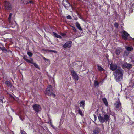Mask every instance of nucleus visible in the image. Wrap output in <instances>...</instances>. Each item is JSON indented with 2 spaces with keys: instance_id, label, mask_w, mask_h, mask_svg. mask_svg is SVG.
<instances>
[{
  "instance_id": "423d86ee",
  "label": "nucleus",
  "mask_w": 134,
  "mask_h": 134,
  "mask_svg": "<svg viewBox=\"0 0 134 134\" xmlns=\"http://www.w3.org/2000/svg\"><path fill=\"white\" fill-rule=\"evenodd\" d=\"M32 108L37 114L41 110V106L40 105L37 104L34 105L32 106Z\"/></svg>"
},
{
  "instance_id": "72a5a7b5",
  "label": "nucleus",
  "mask_w": 134,
  "mask_h": 134,
  "mask_svg": "<svg viewBox=\"0 0 134 134\" xmlns=\"http://www.w3.org/2000/svg\"><path fill=\"white\" fill-rule=\"evenodd\" d=\"M43 58L44 60L48 61H49V60L48 59H46L45 57L43 56Z\"/></svg>"
},
{
  "instance_id": "c9c22d12",
  "label": "nucleus",
  "mask_w": 134,
  "mask_h": 134,
  "mask_svg": "<svg viewBox=\"0 0 134 134\" xmlns=\"http://www.w3.org/2000/svg\"><path fill=\"white\" fill-rule=\"evenodd\" d=\"M3 101L2 99H0V104H2L3 103Z\"/></svg>"
},
{
  "instance_id": "2f4dec72",
  "label": "nucleus",
  "mask_w": 134,
  "mask_h": 134,
  "mask_svg": "<svg viewBox=\"0 0 134 134\" xmlns=\"http://www.w3.org/2000/svg\"><path fill=\"white\" fill-rule=\"evenodd\" d=\"M66 18L67 19H72V17L70 15H68L66 17Z\"/></svg>"
},
{
  "instance_id": "9b49d317",
  "label": "nucleus",
  "mask_w": 134,
  "mask_h": 134,
  "mask_svg": "<svg viewBox=\"0 0 134 134\" xmlns=\"http://www.w3.org/2000/svg\"><path fill=\"white\" fill-rule=\"evenodd\" d=\"M117 68V65L116 64L111 63L110 65V69L112 71L116 70Z\"/></svg>"
},
{
  "instance_id": "a211bd4d",
  "label": "nucleus",
  "mask_w": 134,
  "mask_h": 134,
  "mask_svg": "<svg viewBox=\"0 0 134 134\" xmlns=\"http://www.w3.org/2000/svg\"><path fill=\"white\" fill-rule=\"evenodd\" d=\"M53 34L54 36L57 38H58L60 39H61L62 38V37L61 36L57 34L55 32H53Z\"/></svg>"
},
{
  "instance_id": "a878e982",
  "label": "nucleus",
  "mask_w": 134,
  "mask_h": 134,
  "mask_svg": "<svg viewBox=\"0 0 134 134\" xmlns=\"http://www.w3.org/2000/svg\"><path fill=\"white\" fill-rule=\"evenodd\" d=\"M27 54L30 57H31L33 55L32 53L30 52H28L27 53Z\"/></svg>"
},
{
  "instance_id": "f257e3e1",
  "label": "nucleus",
  "mask_w": 134,
  "mask_h": 134,
  "mask_svg": "<svg viewBox=\"0 0 134 134\" xmlns=\"http://www.w3.org/2000/svg\"><path fill=\"white\" fill-rule=\"evenodd\" d=\"M123 70L121 68L117 69L115 72L114 76L116 81H120L123 77Z\"/></svg>"
},
{
  "instance_id": "4468645a",
  "label": "nucleus",
  "mask_w": 134,
  "mask_h": 134,
  "mask_svg": "<svg viewBox=\"0 0 134 134\" xmlns=\"http://www.w3.org/2000/svg\"><path fill=\"white\" fill-rule=\"evenodd\" d=\"M100 129L98 127L95 128L93 131V134H99V133Z\"/></svg>"
},
{
  "instance_id": "412c9836",
  "label": "nucleus",
  "mask_w": 134,
  "mask_h": 134,
  "mask_svg": "<svg viewBox=\"0 0 134 134\" xmlns=\"http://www.w3.org/2000/svg\"><path fill=\"white\" fill-rule=\"evenodd\" d=\"M5 84L6 85L9 87H11L12 86V85L11 84V82L8 81H5Z\"/></svg>"
},
{
  "instance_id": "2eb2a0df",
  "label": "nucleus",
  "mask_w": 134,
  "mask_h": 134,
  "mask_svg": "<svg viewBox=\"0 0 134 134\" xmlns=\"http://www.w3.org/2000/svg\"><path fill=\"white\" fill-rule=\"evenodd\" d=\"M123 66L125 68L127 69H130L132 67V65L131 64L127 63L124 64Z\"/></svg>"
},
{
  "instance_id": "f3484780",
  "label": "nucleus",
  "mask_w": 134,
  "mask_h": 134,
  "mask_svg": "<svg viewBox=\"0 0 134 134\" xmlns=\"http://www.w3.org/2000/svg\"><path fill=\"white\" fill-rule=\"evenodd\" d=\"M0 50H1L3 52L6 53L8 52L7 49L3 46L0 47Z\"/></svg>"
},
{
  "instance_id": "58836bf2",
  "label": "nucleus",
  "mask_w": 134,
  "mask_h": 134,
  "mask_svg": "<svg viewBox=\"0 0 134 134\" xmlns=\"http://www.w3.org/2000/svg\"><path fill=\"white\" fill-rule=\"evenodd\" d=\"M125 54H126V55H127H127H128L129 54V53H127V52H125Z\"/></svg>"
},
{
  "instance_id": "37998d69",
  "label": "nucleus",
  "mask_w": 134,
  "mask_h": 134,
  "mask_svg": "<svg viewBox=\"0 0 134 134\" xmlns=\"http://www.w3.org/2000/svg\"><path fill=\"white\" fill-rule=\"evenodd\" d=\"M77 1H80V0H77Z\"/></svg>"
},
{
  "instance_id": "dca6fc26",
  "label": "nucleus",
  "mask_w": 134,
  "mask_h": 134,
  "mask_svg": "<svg viewBox=\"0 0 134 134\" xmlns=\"http://www.w3.org/2000/svg\"><path fill=\"white\" fill-rule=\"evenodd\" d=\"M122 49L121 48H118L116 50L115 53L117 55H119L122 52Z\"/></svg>"
},
{
  "instance_id": "9d476101",
  "label": "nucleus",
  "mask_w": 134,
  "mask_h": 134,
  "mask_svg": "<svg viewBox=\"0 0 134 134\" xmlns=\"http://www.w3.org/2000/svg\"><path fill=\"white\" fill-rule=\"evenodd\" d=\"M123 32V34L122 35V38L125 40L126 41L128 39L127 37L129 35L125 31H124Z\"/></svg>"
},
{
  "instance_id": "39448f33",
  "label": "nucleus",
  "mask_w": 134,
  "mask_h": 134,
  "mask_svg": "<svg viewBox=\"0 0 134 134\" xmlns=\"http://www.w3.org/2000/svg\"><path fill=\"white\" fill-rule=\"evenodd\" d=\"M5 9L7 10H10L12 9V4L9 2L5 1L4 2Z\"/></svg>"
},
{
  "instance_id": "7c9ffc66",
  "label": "nucleus",
  "mask_w": 134,
  "mask_h": 134,
  "mask_svg": "<svg viewBox=\"0 0 134 134\" xmlns=\"http://www.w3.org/2000/svg\"><path fill=\"white\" fill-rule=\"evenodd\" d=\"M48 51L49 52H53V53H57V51L55 50H48Z\"/></svg>"
},
{
  "instance_id": "79ce46f5",
  "label": "nucleus",
  "mask_w": 134,
  "mask_h": 134,
  "mask_svg": "<svg viewBox=\"0 0 134 134\" xmlns=\"http://www.w3.org/2000/svg\"><path fill=\"white\" fill-rule=\"evenodd\" d=\"M132 39L133 40V41H134V38H133Z\"/></svg>"
},
{
  "instance_id": "ea45409f",
  "label": "nucleus",
  "mask_w": 134,
  "mask_h": 134,
  "mask_svg": "<svg viewBox=\"0 0 134 134\" xmlns=\"http://www.w3.org/2000/svg\"><path fill=\"white\" fill-rule=\"evenodd\" d=\"M19 117L20 118V119L22 121L23 120V119H22V118L21 117V116H19Z\"/></svg>"
},
{
  "instance_id": "393cba45",
  "label": "nucleus",
  "mask_w": 134,
  "mask_h": 134,
  "mask_svg": "<svg viewBox=\"0 0 134 134\" xmlns=\"http://www.w3.org/2000/svg\"><path fill=\"white\" fill-rule=\"evenodd\" d=\"M126 49L129 51H131L133 50V48L132 47H128L126 48Z\"/></svg>"
},
{
  "instance_id": "5701e85b",
  "label": "nucleus",
  "mask_w": 134,
  "mask_h": 134,
  "mask_svg": "<svg viewBox=\"0 0 134 134\" xmlns=\"http://www.w3.org/2000/svg\"><path fill=\"white\" fill-rule=\"evenodd\" d=\"M80 106L81 107L83 108H84L85 106V101L83 100L81 101L80 102Z\"/></svg>"
},
{
  "instance_id": "6e6552de",
  "label": "nucleus",
  "mask_w": 134,
  "mask_h": 134,
  "mask_svg": "<svg viewBox=\"0 0 134 134\" xmlns=\"http://www.w3.org/2000/svg\"><path fill=\"white\" fill-rule=\"evenodd\" d=\"M70 72L73 79L77 81L79 79V77L77 73H76L73 70H71Z\"/></svg>"
},
{
  "instance_id": "0eeeda50",
  "label": "nucleus",
  "mask_w": 134,
  "mask_h": 134,
  "mask_svg": "<svg viewBox=\"0 0 134 134\" xmlns=\"http://www.w3.org/2000/svg\"><path fill=\"white\" fill-rule=\"evenodd\" d=\"M62 4L64 7L66 8L68 7H71L72 5L69 3V0H63L62 2Z\"/></svg>"
},
{
  "instance_id": "20e7f679",
  "label": "nucleus",
  "mask_w": 134,
  "mask_h": 134,
  "mask_svg": "<svg viewBox=\"0 0 134 134\" xmlns=\"http://www.w3.org/2000/svg\"><path fill=\"white\" fill-rule=\"evenodd\" d=\"M28 58V57L26 55H24L23 57V59L26 62L28 63H30L34 65L35 67L39 69V67L38 65L35 63H34L33 60L32 58H30V60L28 59L27 58Z\"/></svg>"
},
{
  "instance_id": "aec40b11",
  "label": "nucleus",
  "mask_w": 134,
  "mask_h": 134,
  "mask_svg": "<svg viewBox=\"0 0 134 134\" xmlns=\"http://www.w3.org/2000/svg\"><path fill=\"white\" fill-rule=\"evenodd\" d=\"M97 66L98 67V70L99 71H104V70L103 68L101 66H100L99 64L97 65Z\"/></svg>"
},
{
  "instance_id": "c756f323",
  "label": "nucleus",
  "mask_w": 134,
  "mask_h": 134,
  "mask_svg": "<svg viewBox=\"0 0 134 134\" xmlns=\"http://www.w3.org/2000/svg\"><path fill=\"white\" fill-rule=\"evenodd\" d=\"M114 27L116 28H118L119 26V24L118 23L116 22H115L114 24Z\"/></svg>"
},
{
  "instance_id": "b1692460",
  "label": "nucleus",
  "mask_w": 134,
  "mask_h": 134,
  "mask_svg": "<svg viewBox=\"0 0 134 134\" xmlns=\"http://www.w3.org/2000/svg\"><path fill=\"white\" fill-rule=\"evenodd\" d=\"M102 100L104 103L105 104V105L106 106H107L108 105V103L106 98H103Z\"/></svg>"
},
{
  "instance_id": "7ed1b4c3",
  "label": "nucleus",
  "mask_w": 134,
  "mask_h": 134,
  "mask_svg": "<svg viewBox=\"0 0 134 134\" xmlns=\"http://www.w3.org/2000/svg\"><path fill=\"white\" fill-rule=\"evenodd\" d=\"M46 94H48L49 96H52L53 98L55 97L54 92L53 91V88L51 85L48 86L47 87L45 92Z\"/></svg>"
},
{
  "instance_id": "4be33fe9",
  "label": "nucleus",
  "mask_w": 134,
  "mask_h": 134,
  "mask_svg": "<svg viewBox=\"0 0 134 134\" xmlns=\"http://www.w3.org/2000/svg\"><path fill=\"white\" fill-rule=\"evenodd\" d=\"M99 83L97 81H94V86L95 87H98L99 86Z\"/></svg>"
},
{
  "instance_id": "e433bc0d",
  "label": "nucleus",
  "mask_w": 134,
  "mask_h": 134,
  "mask_svg": "<svg viewBox=\"0 0 134 134\" xmlns=\"http://www.w3.org/2000/svg\"><path fill=\"white\" fill-rule=\"evenodd\" d=\"M21 134H27V133L25 131H23L21 132Z\"/></svg>"
},
{
  "instance_id": "bb28decb",
  "label": "nucleus",
  "mask_w": 134,
  "mask_h": 134,
  "mask_svg": "<svg viewBox=\"0 0 134 134\" xmlns=\"http://www.w3.org/2000/svg\"><path fill=\"white\" fill-rule=\"evenodd\" d=\"M71 27H72V29L73 30V31L75 32H77V31L76 30V28L73 26H71Z\"/></svg>"
},
{
  "instance_id": "1a4fd4ad",
  "label": "nucleus",
  "mask_w": 134,
  "mask_h": 134,
  "mask_svg": "<svg viewBox=\"0 0 134 134\" xmlns=\"http://www.w3.org/2000/svg\"><path fill=\"white\" fill-rule=\"evenodd\" d=\"M72 43L71 41H67L63 45V47L64 48H69L71 47Z\"/></svg>"
},
{
  "instance_id": "f03ea898",
  "label": "nucleus",
  "mask_w": 134,
  "mask_h": 134,
  "mask_svg": "<svg viewBox=\"0 0 134 134\" xmlns=\"http://www.w3.org/2000/svg\"><path fill=\"white\" fill-rule=\"evenodd\" d=\"M98 117L99 120L101 123L106 122L110 119V115L107 114H105L103 117L100 114H99Z\"/></svg>"
},
{
  "instance_id": "473e14b6",
  "label": "nucleus",
  "mask_w": 134,
  "mask_h": 134,
  "mask_svg": "<svg viewBox=\"0 0 134 134\" xmlns=\"http://www.w3.org/2000/svg\"><path fill=\"white\" fill-rule=\"evenodd\" d=\"M93 116H94V121H96V120L97 119V117H96V115L95 114H94Z\"/></svg>"
},
{
  "instance_id": "6ab92c4d",
  "label": "nucleus",
  "mask_w": 134,
  "mask_h": 134,
  "mask_svg": "<svg viewBox=\"0 0 134 134\" xmlns=\"http://www.w3.org/2000/svg\"><path fill=\"white\" fill-rule=\"evenodd\" d=\"M75 25L79 30L81 31L82 30V29L81 27L80 24L78 22H76Z\"/></svg>"
},
{
  "instance_id": "cd10ccee",
  "label": "nucleus",
  "mask_w": 134,
  "mask_h": 134,
  "mask_svg": "<svg viewBox=\"0 0 134 134\" xmlns=\"http://www.w3.org/2000/svg\"><path fill=\"white\" fill-rule=\"evenodd\" d=\"M78 113L79 114L81 115L82 116L83 115L82 114V111L80 110V108H78Z\"/></svg>"
},
{
  "instance_id": "a19ab883",
  "label": "nucleus",
  "mask_w": 134,
  "mask_h": 134,
  "mask_svg": "<svg viewBox=\"0 0 134 134\" xmlns=\"http://www.w3.org/2000/svg\"><path fill=\"white\" fill-rule=\"evenodd\" d=\"M29 2H28V1H27V2H26V4L27 5V4H29Z\"/></svg>"
},
{
  "instance_id": "c85d7f7f",
  "label": "nucleus",
  "mask_w": 134,
  "mask_h": 134,
  "mask_svg": "<svg viewBox=\"0 0 134 134\" xmlns=\"http://www.w3.org/2000/svg\"><path fill=\"white\" fill-rule=\"evenodd\" d=\"M105 57L107 59V60L108 62H109V60L108 58L109 57V55H108V54H105Z\"/></svg>"
},
{
  "instance_id": "f704fd0d",
  "label": "nucleus",
  "mask_w": 134,
  "mask_h": 134,
  "mask_svg": "<svg viewBox=\"0 0 134 134\" xmlns=\"http://www.w3.org/2000/svg\"><path fill=\"white\" fill-rule=\"evenodd\" d=\"M60 34L62 36H64L66 35V34L65 33H61Z\"/></svg>"
},
{
  "instance_id": "f8f14e48",
  "label": "nucleus",
  "mask_w": 134,
  "mask_h": 134,
  "mask_svg": "<svg viewBox=\"0 0 134 134\" xmlns=\"http://www.w3.org/2000/svg\"><path fill=\"white\" fill-rule=\"evenodd\" d=\"M12 15V13L10 14L9 17L8 19V20L9 22V23L10 26L12 27H14V26H13V23L12 22H11V17Z\"/></svg>"
},
{
  "instance_id": "ddd939ff",
  "label": "nucleus",
  "mask_w": 134,
  "mask_h": 134,
  "mask_svg": "<svg viewBox=\"0 0 134 134\" xmlns=\"http://www.w3.org/2000/svg\"><path fill=\"white\" fill-rule=\"evenodd\" d=\"M114 105L115 106V107L117 109H119L121 107V104L119 99L118 101L115 102Z\"/></svg>"
},
{
  "instance_id": "4c0bfd02",
  "label": "nucleus",
  "mask_w": 134,
  "mask_h": 134,
  "mask_svg": "<svg viewBox=\"0 0 134 134\" xmlns=\"http://www.w3.org/2000/svg\"><path fill=\"white\" fill-rule=\"evenodd\" d=\"M29 3L31 4H34V2L33 1H29Z\"/></svg>"
}]
</instances>
